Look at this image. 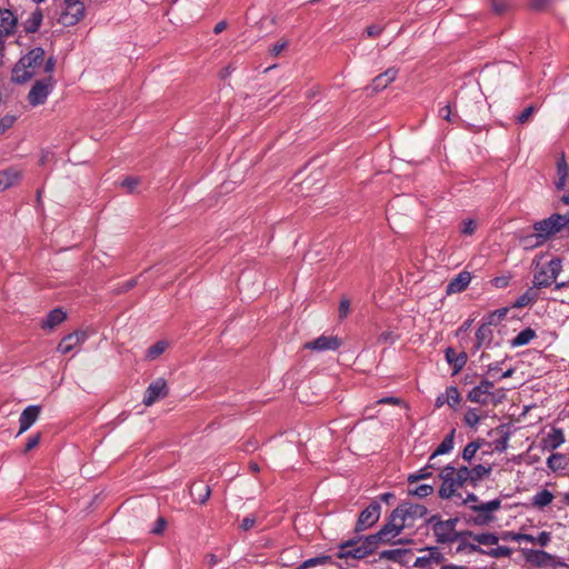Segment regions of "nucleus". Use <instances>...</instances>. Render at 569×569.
I'll return each instance as SVG.
<instances>
[{
  "instance_id": "56",
  "label": "nucleus",
  "mask_w": 569,
  "mask_h": 569,
  "mask_svg": "<svg viewBox=\"0 0 569 569\" xmlns=\"http://www.w3.org/2000/svg\"><path fill=\"white\" fill-rule=\"evenodd\" d=\"M432 559H433V552H430L428 556L418 557L413 562V567L426 568L430 565Z\"/></svg>"
},
{
  "instance_id": "12",
  "label": "nucleus",
  "mask_w": 569,
  "mask_h": 569,
  "mask_svg": "<svg viewBox=\"0 0 569 569\" xmlns=\"http://www.w3.org/2000/svg\"><path fill=\"white\" fill-rule=\"evenodd\" d=\"M336 556L339 559L352 558L360 560L366 558L368 555L357 539H349L339 545Z\"/></svg>"
},
{
  "instance_id": "47",
  "label": "nucleus",
  "mask_w": 569,
  "mask_h": 569,
  "mask_svg": "<svg viewBox=\"0 0 569 569\" xmlns=\"http://www.w3.org/2000/svg\"><path fill=\"white\" fill-rule=\"evenodd\" d=\"M479 448L480 445L478 442H469L462 451V459L467 462H470L476 456Z\"/></svg>"
},
{
  "instance_id": "5",
  "label": "nucleus",
  "mask_w": 569,
  "mask_h": 569,
  "mask_svg": "<svg viewBox=\"0 0 569 569\" xmlns=\"http://www.w3.org/2000/svg\"><path fill=\"white\" fill-rule=\"evenodd\" d=\"M427 522L432 525V531L436 537L437 542L439 543H450L458 540L460 537H465L462 532L451 531L447 526V522L440 520L439 516L433 515L430 517Z\"/></svg>"
},
{
  "instance_id": "34",
  "label": "nucleus",
  "mask_w": 569,
  "mask_h": 569,
  "mask_svg": "<svg viewBox=\"0 0 569 569\" xmlns=\"http://www.w3.org/2000/svg\"><path fill=\"white\" fill-rule=\"evenodd\" d=\"M538 300V292L536 288H529L526 292H523L513 303L515 308H525L535 303Z\"/></svg>"
},
{
  "instance_id": "8",
  "label": "nucleus",
  "mask_w": 569,
  "mask_h": 569,
  "mask_svg": "<svg viewBox=\"0 0 569 569\" xmlns=\"http://www.w3.org/2000/svg\"><path fill=\"white\" fill-rule=\"evenodd\" d=\"M63 2L66 4V10L59 19L63 26H74L84 18L86 8L82 0H63Z\"/></svg>"
},
{
  "instance_id": "48",
  "label": "nucleus",
  "mask_w": 569,
  "mask_h": 569,
  "mask_svg": "<svg viewBox=\"0 0 569 569\" xmlns=\"http://www.w3.org/2000/svg\"><path fill=\"white\" fill-rule=\"evenodd\" d=\"M438 113H439L440 118H442L443 120H446L450 123H456L459 120V117L457 114L452 113L450 104H446V106L441 107L439 109Z\"/></svg>"
},
{
  "instance_id": "38",
  "label": "nucleus",
  "mask_w": 569,
  "mask_h": 569,
  "mask_svg": "<svg viewBox=\"0 0 569 569\" xmlns=\"http://www.w3.org/2000/svg\"><path fill=\"white\" fill-rule=\"evenodd\" d=\"M167 348H168V342L166 340H159L158 342H156L154 345H152L151 347L148 348L146 358L148 360H154L159 356H161Z\"/></svg>"
},
{
  "instance_id": "55",
  "label": "nucleus",
  "mask_w": 569,
  "mask_h": 569,
  "mask_svg": "<svg viewBox=\"0 0 569 569\" xmlns=\"http://www.w3.org/2000/svg\"><path fill=\"white\" fill-rule=\"evenodd\" d=\"M257 523V518L254 516H247L244 517L240 525H239V528L243 531H248L250 529H252Z\"/></svg>"
},
{
  "instance_id": "16",
  "label": "nucleus",
  "mask_w": 569,
  "mask_h": 569,
  "mask_svg": "<svg viewBox=\"0 0 569 569\" xmlns=\"http://www.w3.org/2000/svg\"><path fill=\"white\" fill-rule=\"evenodd\" d=\"M88 338L86 331L79 330L72 333L67 335L59 342L57 350L61 353H68L72 351L76 347L82 345Z\"/></svg>"
},
{
  "instance_id": "7",
  "label": "nucleus",
  "mask_w": 569,
  "mask_h": 569,
  "mask_svg": "<svg viewBox=\"0 0 569 569\" xmlns=\"http://www.w3.org/2000/svg\"><path fill=\"white\" fill-rule=\"evenodd\" d=\"M53 86L54 82L51 77L36 81L28 93L30 106L38 107L43 104L51 93Z\"/></svg>"
},
{
  "instance_id": "49",
  "label": "nucleus",
  "mask_w": 569,
  "mask_h": 569,
  "mask_svg": "<svg viewBox=\"0 0 569 569\" xmlns=\"http://www.w3.org/2000/svg\"><path fill=\"white\" fill-rule=\"evenodd\" d=\"M432 492H433V486H431V485H420L413 489H409V493L420 497V498L428 497Z\"/></svg>"
},
{
  "instance_id": "30",
  "label": "nucleus",
  "mask_w": 569,
  "mask_h": 569,
  "mask_svg": "<svg viewBox=\"0 0 569 569\" xmlns=\"http://www.w3.org/2000/svg\"><path fill=\"white\" fill-rule=\"evenodd\" d=\"M43 20V14L41 9L37 8L29 18L24 21V31L27 33H34L39 30Z\"/></svg>"
},
{
  "instance_id": "21",
  "label": "nucleus",
  "mask_w": 569,
  "mask_h": 569,
  "mask_svg": "<svg viewBox=\"0 0 569 569\" xmlns=\"http://www.w3.org/2000/svg\"><path fill=\"white\" fill-rule=\"evenodd\" d=\"M21 173L16 168H8L0 171V192L19 183Z\"/></svg>"
},
{
  "instance_id": "31",
  "label": "nucleus",
  "mask_w": 569,
  "mask_h": 569,
  "mask_svg": "<svg viewBox=\"0 0 569 569\" xmlns=\"http://www.w3.org/2000/svg\"><path fill=\"white\" fill-rule=\"evenodd\" d=\"M555 281L551 280L549 271L546 269V267H541L533 273V288L541 289V288H548Z\"/></svg>"
},
{
  "instance_id": "25",
  "label": "nucleus",
  "mask_w": 569,
  "mask_h": 569,
  "mask_svg": "<svg viewBox=\"0 0 569 569\" xmlns=\"http://www.w3.org/2000/svg\"><path fill=\"white\" fill-rule=\"evenodd\" d=\"M397 76V70L395 69H388L383 73L377 76L370 86L371 90L375 92L381 91L385 88L388 87L389 83H391Z\"/></svg>"
},
{
  "instance_id": "63",
  "label": "nucleus",
  "mask_w": 569,
  "mask_h": 569,
  "mask_svg": "<svg viewBox=\"0 0 569 569\" xmlns=\"http://www.w3.org/2000/svg\"><path fill=\"white\" fill-rule=\"evenodd\" d=\"M316 181L315 178H312L311 176L306 178L301 183H300V191L302 193H305L306 191H309L310 188L313 186V182Z\"/></svg>"
},
{
  "instance_id": "43",
  "label": "nucleus",
  "mask_w": 569,
  "mask_h": 569,
  "mask_svg": "<svg viewBox=\"0 0 569 569\" xmlns=\"http://www.w3.org/2000/svg\"><path fill=\"white\" fill-rule=\"evenodd\" d=\"M507 313H508L507 308L495 310L487 316L485 323H487L489 326H497L502 319H505Z\"/></svg>"
},
{
  "instance_id": "6",
  "label": "nucleus",
  "mask_w": 569,
  "mask_h": 569,
  "mask_svg": "<svg viewBox=\"0 0 569 569\" xmlns=\"http://www.w3.org/2000/svg\"><path fill=\"white\" fill-rule=\"evenodd\" d=\"M396 516L398 515L400 519H403V525L406 528L412 527L416 520L425 517L427 515V508L419 503L412 502H402L396 509Z\"/></svg>"
},
{
  "instance_id": "14",
  "label": "nucleus",
  "mask_w": 569,
  "mask_h": 569,
  "mask_svg": "<svg viewBox=\"0 0 569 569\" xmlns=\"http://www.w3.org/2000/svg\"><path fill=\"white\" fill-rule=\"evenodd\" d=\"M341 346V340L335 336H320L315 340L308 341L303 345V349L322 352V351H335Z\"/></svg>"
},
{
  "instance_id": "32",
  "label": "nucleus",
  "mask_w": 569,
  "mask_h": 569,
  "mask_svg": "<svg viewBox=\"0 0 569 569\" xmlns=\"http://www.w3.org/2000/svg\"><path fill=\"white\" fill-rule=\"evenodd\" d=\"M357 540L367 551L368 556L375 552L379 545L382 543V540L377 532L373 535L366 536L363 538H359Z\"/></svg>"
},
{
  "instance_id": "53",
  "label": "nucleus",
  "mask_w": 569,
  "mask_h": 569,
  "mask_svg": "<svg viewBox=\"0 0 569 569\" xmlns=\"http://www.w3.org/2000/svg\"><path fill=\"white\" fill-rule=\"evenodd\" d=\"M16 120H17V117L13 116V114H6L3 118H1V120H0V133H3L8 129H10L13 126V123L16 122Z\"/></svg>"
},
{
  "instance_id": "41",
  "label": "nucleus",
  "mask_w": 569,
  "mask_h": 569,
  "mask_svg": "<svg viewBox=\"0 0 569 569\" xmlns=\"http://www.w3.org/2000/svg\"><path fill=\"white\" fill-rule=\"evenodd\" d=\"M331 561L330 556H320L303 561L297 569H312L317 566L327 565Z\"/></svg>"
},
{
  "instance_id": "1",
  "label": "nucleus",
  "mask_w": 569,
  "mask_h": 569,
  "mask_svg": "<svg viewBox=\"0 0 569 569\" xmlns=\"http://www.w3.org/2000/svg\"><path fill=\"white\" fill-rule=\"evenodd\" d=\"M469 468L466 466L456 468L453 466H446L441 469L439 478L442 483L439 488L438 495L441 499H450L457 496V490L469 485ZM458 497H461L458 495Z\"/></svg>"
},
{
  "instance_id": "23",
  "label": "nucleus",
  "mask_w": 569,
  "mask_h": 569,
  "mask_svg": "<svg viewBox=\"0 0 569 569\" xmlns=\"http://www.w3.org/2000/svg\"><path fill=\"white\" fill-rule=\"evenodd\" d=\"M445 357H446L447 362L453 367L455 373H457L465 367V365L467 363V359H468L466 352L457 353L455 351V349H452V348L446 349Z\"/></svg>"
},
{
  "instance_id": "26",
  "label": "nucleus",
  "mask_w": 569,
  "mask_h": 569,
  "mask_svg": "<svg viewBox=\"0 0 569 569\" xmlns=\"http://www.w3.org/2000/svg\"><path fill=\"white\" fill-rule=\"evenodd\" d=\"M493 338V332L491 326L487 323H482L477 332H476V342L475 348L480 349L482 347H488Z\"/></svg>"
},
{
  "instance_id": "40",
  "label": "nucleus",
  "mask_w": 569,
  "mask_h": 569,
  "mask_svg": "<svg viewBox=\"0 0 569 569\" xmlns=\"http://www.w3.org/2000/svg\"><path fill=\"white\" fill-rule=\"evenodd\" d=\"M545 267L549 271L551 280L556 281L562 271V259L555 257Z\"/></svg>"
},
{
  "instance_id": "39",
  "label": "nucleus",
  "mask_w": 569,
  "mask_h": 569,
  "mask_svg": "<svg viewBox=\"0 0 569 569\" xmlns=\"http://www.w3.org/2000/svg\"><path fill=\"white\" fill-rule=\"evenodd\" d=\"M445 397L447 400V405L451 408H456L461 401V396L459 393V390L457 387H453V386L446 388Z\"/></svg>"
},
{
  "instance_id": "33",
  "label": "nucleus",
  "mask_w": 569,
  "mask_h": 569,
  "mask_svg": "<svg viewBox=\"0 0 569 569\" xmlns=\"http://www.w3.org/2000/svg\"><path fill=\"white\" fill-rule=\"evenodd\" d=\"M455 430L445 437L441 443L430 456V460H435L438 456L450 452L453 449Z\"/></svg>"
},
{
  "instance_id": "15",
  "label": "nucleus",
  "mask_w": 569,
  "mask_h": 569,
  "mask_svg": "<svg viewBox=\"0 0 569 569\" xmlns=\"http://www.w3.org/2000/svg\"><path fill=\"white\" fill-rule=\"evenodd\" d=\"M493 382L489 380H482L478 386L473 387L467 398L469 401L479 403V405H488L492 397Z\"/></svg>"
},
{
  "instance_id": "52",
  "label": "nucleus",
  "mask_w": 569,
  "mask_h": 569,
  "mask_svg": "<svg viewBox=\"0 0 569 569\" xmlns=\"http://www.w3.org/2000/svg\"><path fill=\"white\" fill-rule=\"evenodd\" d=\"M398 338L399 336L396 332L387 330L378 336L377 341L379 343H393L395 341L398 340Z\"/></svg>"
},
{
  "instance_id": "64",
  "label": "nucleus",
  "mask_w": 569,
  "mask_h": 569,
  "mask_svg": "<svg viewBox=\"0 0 569 569\" xmlns=\"http://www.w3.org/2000/svg\"><path fill=\"white\" fill-rule=\"evenodd\" d=\"M461 503L469 507L470 505H476V503H480V502H479L478 496H476L475 493L470 492V493L467 495L466 498L462 499Z\"/></svg>"
},
{
  "instance_id": "58",
  "label": "nucleus",
  "mask_w": 569,
  "mask_h": 569,
  "mask_svg": "<svg viewBox=\"0 0 569 569\" xmlns=\"http://www.w3.org/2000/svg\"><path fill=\"white\" fill-rule=\"evenodd\" d=\"M349 311H350V301H349V299L343 298L340 301L339 308H338L339 318L345 319L348 316Z\"/></svg>"
},
{
  "instance_id": "46",
  "label": "nucleus",
  "mask_w": 569,
  "mask_h": 569,
  "mask_svg": "<svg viewBox=\"0 0 569 569\" xmlns=\"http://www.w3.org/2000/svg\"><path fill=\"white\" fill-rule=\"evenodd\" d=\"M557 172L559 176V182L557 186L562 188L566 183V178L568 174V166L563 157L557 162Z\"/></svg>"
},
{
  "instance_id": "35",
  "label": "nucleus",
  "mask_w": 569,
  "mask_h": 569,
  "mask_svg": "<svg viewBox=\"0 0 569 569\" xmlns=\"http://www.w3.org/2000/svg\"><path fill=\"white\" fill-rule=\"evenodd\" d=\"M430 469H438V466L437 463H432V460L429 459L428 465L426 467L408 476L409 485L431 477L432 473Z\"/></svg>"
},
{
  "instance_id": "45",
  "label": "nucleus",
  "mask_w": 569,
  "mask_h": 569,
  "mask_svg": "<svg viewBox=\"0 0 569 569\" xmlns=\"http://www.w3.org/2000/svg\"><path fill=\"white\" fill-rule=\"evenodd\" d=\"M463 421L467 426L475 428L480 421V415L477 409L469 408L463 417Z\"/></svg>"
},
{
  "instance_id": "27",
  "label": "nucleus",
  "mask_w": 569,
  "mask_h": 569,
  "mask_svg": "<svg viewBox=\"0 0 569 569\" xmlns=\"http://www.w3.org/2000/svg\"><path fill=\"white\" fill-rule=\"evenodd\" d=\"M490 466L477 465L472 468H469V485L472 488H476L485 477H488L490 475Z\"/></svg>"
},
{
  "instance_id": "18",
  "label": "nucleus",
  "mask_w": 569,
  "mask_h": 569,
  "mask_svg": "<svg viewBox=\"0 0 569 569\" xmlns=\"http://www.w3.org/2000/svg\"><path fill=\"white\" fill-rule=\"evenodd\" d=\"M471 281V274L468 271L459 272L455 278H452L446 288L447 295H453L462 292L467 289Z\"/></svg>"
},
{
  "instance_id": "37",
  "label": "nucleus",
  "mask_w": 569,
  "mask_h": 569,
  "mask_svg": "<svg viewBox=\"0 0 569 569\" xmlns=\"http://www.w3.org/2000/svg\"><path fill=\"white\" fill-rule=\"evenodd\" d=\"M552 500L553 495L548 489H543L533 496L532 505L541 509L550 505Z\"/></svg>"
},
{
  "instance_id": "44",
  "label": "nucleus",
  "mask_w": 569,
  "mask_h": 569,
  "mask_svg": "<svg viewBox=\"0 0 569 569\" xmlns=\"http://www.w3.org/2000/svg\"><path fill=\"white\" fill-rule=\"evenodd\" d=\"M512 553V549L505 546H498L496 548H492L490 550H485L486 556L492 557V558H502V557H509Z\"/></svg>"
},
{
  "instance_id": "36",
  "label": "nucleus",
  "mask_w": 569,
  "mask_h": 569,
  "mask_svg": "<svg viewBox=\"0 0 569 569\" xmlns=\"http://www.w3.org/2000/svg\"><path fill=\"white\" fill-rule=\"evenodd\" d=\"M535 338L536 331L531 328H526L512 339L511 345L512 347L525 346L528 345Z\"/></svg>"
},
{
  "instance_id": "54",
  "label": "nucleus",
  "mask_w": 569,
  "mask_h": 569,
  "mask_svg": "<svg viewBox=\"0 0 569 569\" xmlns=\"http://www.w3.org/2000/svg\"><path fill=\"white\" fill-rule=\"evenodd\" d=\"M562 462H563V456L562 455H551L549 458H548V467L552 470H557V469H560L562 468Z\"/></svg>"
},
{
  "instance_id": "2",
  "label": "nucleus",
  "mask_w": 569,
  "mask_h": 569,
  "mask_svg": "<svg viewBox=\"0 0 569 569\" xmlns=\"http://www.w3.org/2000/svg\"><path fill=\"white\" fill-rule=\"evenodd\" d=\"M44 61V50L33 48L26 56L20 58L12 70V81L24 83L30 80Z\"/></svg>"
},
{
  "instance_id": "29",
  "label": "nucleus",
  "mask_w": 569,
  "mask_h": 569,
  "mask_svg": "<svg viewBox=\"0 0 569 569\" xmlns=\"http://www.w3.org/2000/svg\"><path fill=\"white\" fill-rule=\"evenodd\" d=\"M545 447L551 450L559 448L565 442V435L562 429L552 428L551 431L543 439Z\"/></svg>"
},
{
  "instance_id": "9",
  "label": "nucleus",
  "mask_w": 569,
  "mask_h": 569,
  "mask_svg": "<svg viewBox=\"0 0 569 569\" xmlns=\"http://www.w3.org/2000/svg\"><path fill=\"white\" fill-rule=\"evenodd\" d=\"M381 515V506L378 501L373 500L370 505L363 509L356 522L355 531L361 532L371 528L375 523L378 522Z\"/></svg>"
},
{
  "instance_id": "51",
  "label": "nucleus",
  "mask_w": 569,
  "mask_h": 569,
  "mask_svg": "<svg viewBox=\"0 0 569 569\" xmlns=\"http://www.w3.org/2000/svg\"><path fill=\"white\" fill-rule=\"evenodd\" d=\"M477 228H478V221L476 219L468 218L462 221L461 233H463L466 236H471L476 231Z\"/></svg>"
},
{
  "instance_id": "42",
  "label": "nucleus",
  "mask_w": 569,
  "mask_h": 569,
  "mask_svg": "<svg viewBox=\"0 0 569 569\" xmlns=\"http://www.w3.org/2000/svg\"><path fill=\"white\" fill-rule=\"evenodd\" d=\"M140 184L141 180L137 177H127L120 181V187H122L128 193L137 192Z\"/></svg>"
},
{
  "instance_id": "28",
  "label": "nucleus",
  "mask_w": 569,
  "mask_h": 569,
  "mask_svg": "<svg viewBox=\"0 0 569 569\" xmlns=\"http://www.w3.org/2000/svg\"><path fill=\"white\" fill-rule=\"evenodd\" d=\"M463 535L482 546H496L499 542V537L491 532L473 533L472 531H463Z\"/></svg>"
},
{
  "instance_id": "20",
  "label": "nucleus",
  "mask_w": 569,
  "mask_h": 569,
  "mask_svg": "<svg viewBox=\"0 0 569 569\" xmlns=\"http://www.w3.org/2000/svg\"><path fill=\"white\" fill-rule=\"evenodd\" d=\"M17 22L18 20L11 10L0 9V31L4 37L14 32Z\"/></svg>"
},
{
  "instance_id": "17",
  "label": "nucleus",
  "mask_w": 569,
  "mask_h": 569,
  "mask_svg": "<svg viewBox=\"0 0 569 569\" xmlns=\"http://www.w3.org/2000/svg\"><path fill=\"white\" fill-rule=\"evenodd\" d=\"M41 408L39 406H28L19 417V432L21 435L26 432L39 418Z\"/></svg>"
},
{
  "instance_id": "57",
  "label": "nucleus",
  "mask_w": 569,
  "mask_h": 569,
  "mask_svg": "<svg viewBox=\"0 0 569 569\" xmlns=\"http://www.w3.org/2000/svg\"><path fill=\"white\" fill-rule=\"evenodd\" d=\"M40 439H41L40 433H36V435H32L31 437H29L28 441L24 446V452H29V451L33 450L39 445Z\"/></svg>"
},
{
  "instance_id": "22",
  "label": "nucleus",
  "mask_w": 569,
  "mask_h": 569,
  "mask_svg": "<svg viewBox=\"0 0 569 569\" xmlns=\"http://www.w3.org/2000/svg\"><path fill=\"white\" fill-rule=\"evenodd\" d=\"M67 319V313L61 308L51 310L47 317L41 321L42 329H53Z\"/></svg>"
},
{
  "instance_id": "4",
  "label": "nucleus",
  "mask_w": 569,
  "mask_h": 569,
  "mask_svg": "<svg viewBox=\"0 0 569 569\" xmlns=\"http://www.w3.org/2000/svg\"><path fill=\"white\" fill-rule=\"evenodd\" d=\"M501 508V500L493 499L488 502L470 505L469 509L476 513L470 520L476 526H487L495 520L493 513Z\"/></svg>"
},
{
  "instance_id": "3",
  "label": "nucleus",
  "mask_w": 569,
  "mask_h": 569,
  "mask_svg": "<svg viewBox=\"0 0 569 569\" xmlns=\"http://www.w3.org/2000/svg\"><path fill=\"white\" fill-rule=\"evenodd\" d=\"M569 223V216H549L533 224L537 231V244H541L545 240L559 232Z\"/></svg>"
},
{
  "instance_id": "62",
  "label": "nucleus",
  "mask_w": 569,
  "mask_h": 569,
  "mask_svg": "<svg viewBox=\"0 0 569 569\" xmlns=\"http://www.w3.org/2000/svg\"><path fill=\"white\" fill-rule=\"evenodd\" d=\"M288 47V41H280L274 43L271 49L270 53L274 57L279 56L286 48Z\"/></svg>"
},
{
  "instance_id": "24",
  "label": "nucleus",
  "mask_w": 569,
  "mask_h": 569,
  "mask_svg": "<svg viewBox=\"0 0 569 569\" xmlns=\"http://www.w3.org/2000/svg\"><path fill=\"white\" fill-rule=\"evenodd\" d=\"M190 495L193 497V501L199 505H204L211 495V489L208 485L202 482H194L190 487Z\"/></svg>"
},
{
  "instance_id": "19",
  "label": "nucleus",
  "mask_w": 569,
  "mask_h": 569,
  "mask_svg": "<svg viewBox=\"0 0 569 569\" xmlns=\"http://www.w3.org/2000/svg\"><path fill=\"white\" fill-rule=\"evenodd\" d=\"M379 558L400 565H407L411 558V552L408 549H389L381 551Z\"/></svg>"
},
{
  "instance_id": "50",
  "label": "nucleus",
  "mask_w": 569,
  "mask_h": 569,
  "mask_svg": "<svg viewBox=\"0 0 569 569\" xmlns=\"http://www.w3.org/2000/svg\"><path fill=\"white\" fill-rule=\"evenodd\" d=\"M535 112H536V107L533 104L528 106L527 108L523 109V111L521 113H519L516 117V122L519 124L527 123L530 120V118L533 116Z\"/></svg>"
},
{
  "instance_id": "11",
  "label": "nucleus",
  "mask_w": 569,
  "mask_h": 569,
  "mask_svg": "<svg viewBox=\"0 0 569 569\" xmlns=\"http://www.w3.org/2000/svg\"><path fill=\"white\" fill-rule=\"evenodd\" d=\"M168 393L169 389L166 380L159 378L148 386L142 402L144 406L150 407L159 399L166 398Z\"/></svg>"
},
{
  "instance_id": "61",
  "label": "nucleus",
  "mask_w": 569,
  "mask_h": 569,
  "mask_svg": "<svg viewBox=\"0 0 569 569\" xmlns=\"http://www.w3.org/2000/svg\"><path fill=\"white\" fill-rule=\"evenodd\" d=\"M465 548H468V549H469V551H471V552H477V553H481V555H483V553H485V549H482V548L479 546V543H478V545H475V543H461V545L458 547L457 551H461V550H463Z\"/></svg>"
},
{
  "instance_id": "13",
  "label": "nucleus",
  "mask_w": 569,
  "mask_h": 569,
  "mask_svg": "<svg viewBox=\"0 0 569 569\" xmlns=\"http://www.w3.org/2000/svg\"><path fill=\"white\" fill-rule=\"evenodd\" d=\"M520 552L527 563L539 568L547 567L555 560V556L543 550L521 548Z\"/></svg>"
},
{
  "instance_id": "10",
  "label": "nucleus",
  "mask_w": 569,
  "mask_h": 569,
  "mask_svg": "<svg viewBox=\"0 0 569 569\" xmlns=\"http://www.w3.org/2000/svg\"><path fill=\"white\" fill-rule=\"evenodd\" d=\"M405 528L403 519H400L398 515L396 516V511L392 510L387 522L377 533L381 538L382 543H390L392 539L399 536Z\"/></svg>"
},
{
  "instance_id": "59",
  "label": "nucleus",
  "mask_w": 569,
  "mask_h": 569,
  "mask_svg": "<svg viewBox=\"0 0 569 569\" xmlns=\"http://www.w3.org/2000/svg\"><path fill=\"white\" fill-rule=\"evenodd\" d=\"M167 527V520L163 517H159L156 521L154 527L150 530L153 535H162Z\"/></svg>"
},
{
  "instance_id": "60",
  "label": "nucleus",
  "mask_w": 569,
  "mask_h": 569,
  "mask_svg": "<svg viewBox=\"0 0 569 569\" xmlns=\"http://www.w3.org/2000/svg\"><path fill=\"white\" fill-rule=\"evenodd\" d=\"M551 541V533L548 531H541L536 537V543H538L540 547H547Z\"/></svg>"
}]
</instances>
